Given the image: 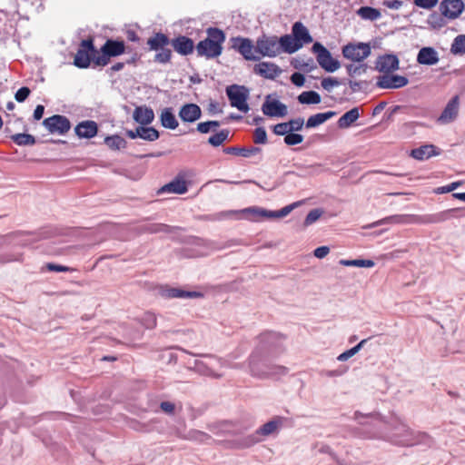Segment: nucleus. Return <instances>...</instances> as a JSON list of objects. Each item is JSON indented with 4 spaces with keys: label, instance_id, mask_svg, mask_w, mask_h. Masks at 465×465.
<instances>
[{
    "label": "nucleus",
    "instance_id": "bb28decb",
    "mask_svg": "<svg viewBox=\"0 0 465 465\" xmlns=\"http://www.w3.org/2000/svg\"><path fill=\"white\" fill-rule=\"evenodd\" d=\"M439 153L436 146L433 144H425L411 150V156L416 160L423 161L431 156L438 155Z\"/></svg>",
    "mask_w": 465,
    "mask_h": 465
},
{
    "label": "nucleus",
    "instance_id": "c9c22d12",
    "mask_svg": "<svg viewBox=\"0 0 465 465\" xmlns=\"http://www.w3.org/2000/svg\"><path fill=\"white\" fill-rule=\"evenodd\" d=\"M104 143L112 150H120L126 146V141L120 135L107 136Z\"/></svg>",
    "mask_w": 465,
    "mask_h": 465
},
{
    "label": "nucleus",
    "instance_id": "5fc2aeb1",
    "mask_svg": "<svg viewBox=\"0 0 465 465\" xmlns=\"http://www.w3.org/2000/svg\"><path fill=\"white\" fill-rule=\"evenodd\" d=\"M31 91L28 87L24 86L17 90L15 98L18 103H23L30 94Z\"/></svg>",
    "mask_w": 465,
    "mask_h": 465
},
{
    "label": "nucleus",
    "instance_id": "de8ad7c7",
    "mask_svg": "<svg viewBox=\"0 0 465 465\" xmlns=\"http://www.w3.org/2000/svg\"><path fill=\"white\" fill-rule=\"evenodd\" d=\"M45 267L49 272H71L76 271V269H74V268L59 265V264H55V263H52V262L46 263Z\"/></svg>",
    "mask_w": 465,
    "mask_h": 465
},
{
    "label": "nucleus",
    "instance_id": "9d476101",
    "mask_svg": "<svg viewBox=\"0 0 465 465\" xmlns=\"http://www.w3.org/2000/svg\"><path fill=\"white\" fill-rule=\"evenodd\" d=\"M371 52L370 44L365 43H350L342 47L343 56L353 62H362L371 54Z\"/></svg>",
    "mask_w": 465,
    "mask_h": 465
},
{
    "label": "nucleus",
    "instance_id": "37998d69",
    "mask_svg": "<svg viewBox=\"0 0 465 465\" xmlns=\"http://www.w3.org/2000/svg\"><path fill=\"white\" fill-rule=\"evenodd\" d=\"M366 341L367 340L361 341L356 346L340 354L337 359L341 361H347L349 358L352 357L360 351V349L366 342Z\"/></svg>",
    "mask_w": 465,
    "mask_h": 465
},
{
    "label": "nucleus",
    "instance_id": "774afa93",
    "mask_svg": "<svg viewBox=\"0 0 465 465\" xmlns=\"http://www.w3.org/2000/svg\"><path fill=\"white\" fill-rule=\"evenodd\" d=\"M126 36L129 41H132V42L139 41V36L137 35V34L134 31H131V30L127 31Z\"/></svg>",
    "mask_w": 465,
    "mask_h": 465
},
{
    "label": "nucleus",
    "instance_id": "bf43d9fd",
    "mask_svg": "<svg viewBox=\"0 0 465 465\" xmlns=\"http://www.w3.org/2000/svg\"><path fill=\"white\" fill-rule=\"evenodd\" d=\"M382 5L390 9L398 10L402 6L403 2L401 0H385Z\"/></svg>",
    "mask_w": 465,
    "mask_h": 465
},
{
    "label": "nucleus",
    "instance_id": "2f4dec72",
    "mask_svg": "<svg viewBox=\"0 0 465 465\" xmlns=\"http://www.w3.org/2000/svg\"><path fill=\"white\" fill-rule=\"evenodd\" d=\"M298 101L302 104H317L321 103V96L315 91H305L298 96Z\"/></svg>",
    "mask_w": 465,
    "mask_h": 465
},
{
    "label": "nucleus",
    "instance_id": "2eb2a0df",
    "mask_svg": "<svg viewBox=\"0 0 465 465\" xmlns=\"http://www.w3.org/2000/svg\"><path fill=\"white\" fill-rule=\"evenodd\" d=\"M460 98L458 95H455L449 101V103L445 106L441 114L438 118V122L440 124H450L453 122L458 116Z\"/></svg>",
    "mask_w": 465,
    "mask_h": 465
},
{
    "label": "nucleus",
    "instance_id": "f704fd0d",
    "mask_svg": "<svg viewBox=\"0 0 465 465\" xmlns=\"http://www.w3.org/2000/svg\"><path fill=\"white\" fill-rule=\"evenodd\" d=\"M168 295L172 298H201L203 296L200 292H187L178 288L170 289Z\"/></svg>",
    "mask_w": 465,
    "mask_h": 465
},
{
    "label": "nucleus",
    "instance_id": "8fccbe9b",
    "mask_svg": "<svg viewBox=\"0 0 465 465\" xmlns=\"http://www.w3.org/2000/svg\"><path fill=\"white\" fill-rule=\"evenodd\" d=\"M322 215V212L318 209L312 210L306 216L304 220V224L306 226L315 223Z\"/></svg>",
    "mask_w": 465,
    "mask_h": 465
},
{
    "label": "nucleus",
    "instance_id": "052dcab7",
    "mask_svg": "<svg viewBox=\"0 0 465 465\" xmlns=\"http://www.w3.org/2000/svg\"><path fill=\"white\" fill-rule=\"evenodd\" d=\"M330 252V248L328 246H320L316 248L313 252L315 257L319 259H322L328 255Z\"/></svg>",
    "mask_w": 465,
    "mask_h": 465
},
{
    "label": "nucleus",
    "instance_id": "ea45409f",
    "mask_svg": "<svg viewBox=\"0 0 465 465\" xmlns=\"http://www.w3.org/2000/svg\"><path fill=\"white\" fill-rule=\"evenodd\" d=\"M228 130H222L219 133H216L213 135L210 136L208 139V143L213 146H219L228 138Z\"/></svg>",
    "mask_w": 465,
    "mask_h": 465
},
{
    "label": "nucleus",
    "instance_id": "4c0bfd02",
    "mask_svg": "<svg viewBox=\"0 0 465 465\" xmlns=\"http://www.w3.org/2000/svg\"><path fill=\"white\" fill-rule=\"evenodd\" d=\"M340 264L343 266H355V267H364V268H371L375 265L374 262L371 260H363V259H355V260H341Z\"/></svg>",
    "mask_w": 465,
    "mask_h": 465
},
{
    "label": "nucleus",
    "instance_id": "69168bd1",
    "mask_svg": "<svg viewBox=\"0 0 465 465\" xmlns=\"http://www.w3.org/2000/svg\"><path fill=\"white\" fill-rule=\"evenodd\" d=\"M460 185V183L458 182H455V183H452L447 186H444V187H441V188H439L438 189V193H450V192H452L454 189H456L458 186Z\"/></svg>",
    "mask_w": 465,
    "mask_h": 465
},
{
    "label": "nucleus",
    "instance_id": "680f3d73",
    "mask_svg": "<svg viewBox=\"0 0 465 465\" xmlns=\"http://www.w3.org/2000/svg\"><path fill=\"white\" fill-rule=\"evenodd\" d=\"M160 408L163 412L168 413V414H173L174 411L175 406L173 403H172L170 401H163L160 404Z\"/></svg>",
    "mask_w": 465,
    "mask_h": 465
},
{
    "label": "nucleus",
    "instance_id": "6ab92c4d",
    "mask_svg": "<svg viewBox=\"0 0 465 465\" xmlns=\"http://www.w3.org/2000/svg\"><path fill=\"white\" fill-rule=\"evenodd\" d=\"M399 68V60L394 54L380 56L376 62V69L379 72L390 74Z\"/></svg>",
    "mask_w": 465,
    "mask_h": 465
},
{
    "label": "nucleus",
    "instance_id": "c756f323",
    "mask_svg": "<svg viewBox=\"0 0 465 465\" xmlns=\"http://www.w3.org/2000/svg\"><path fill=\"white\" fill-rule=\"evenodd\" d=\"M360 117V112L358 107H354L350 111L346 112L338 120V126L341 129L350 127L358 118Z\"/></svg>",
    "mask_w": 465,
    "mask_h": 465
},
{
    "label": "nucleus",
    "instance_id": "f257e3e1",
    "mask_svg": "<svg viewBox=\"0 0 465 465\" xmlns=\"http://www.w3.org/2000/svg\"><path fill=\"white\" fill-rule=\"evenodd\" d=\"M206 33L207 37L200 41L195 46L197 54L207 59L216 58L223 52L225 35L221 29L216 27H209Z\"/></svg>",
    "mask_w": 465,
    "mask_h": 465
},
{
    "label": "nucleus",
    "instance_id": "09e8293b",
    "mask_svg": "<svg viewBox=\"0 0 465 465\" xmlns=\"http://www.w3.org/2000/svg\"><path fill=\"white\" fill-rule=\"evenodd\" d=\"M287 124H288V128H289L290 132L300 131L303 127L304 120H303V118H301V117L296 118V119H292L289 122H287Z\"/></svg>",
    "mask_w": 465,
    "mask_h": 465
},
{
    "label": "nucleus",
    "instance_id": "cd10ccee",
    "mask_svg": "<svg viewBox=\"0 0 465 465\" xmlns=\"http://www.w3.org/2000/svg\"><path fill=\"white\" fill-rule=\"evenodd\" d=\"M161 124L167 129L174 130L178 127V121L173 113L172 108H164L160 114Z\"/></svg>",
    "mask_w": 465,
    "mask_h": 465
},
{
    "label": "nucleus",
    "instance_id": "864d4df0",
    "mask_svg": "<svg viewBox=\"0 0 465 465\" xmlns=\"http://www.w3.org/2000/svg\"><path fill=\"white\" fill-rule=\"evenodd\" d=\"M321 84L322 88L327 91H331L333 87L340 85V82L332 77L323 78Z\"/></svg>",
    "mask_w": 465,
    "mask_h": 465
},
{
    "label": "nucleus",
    "instance_id": "a211bd4d",
    "mask_svg": "<svg viewBox=\"0 0 465 465\" xmlns=\"http://www.w3.org/2000/svg\"><path fill=\"white\" fill-rule=\"evenodd\" d=\"M173 49L182 55H188L193 52L194 43L193 41L184 35H179L170 41Z\"/></svg>",
    "mask_w": 465,
    "mask_h": 465
},
{
    "label": "nucleus",
    "instance_id": "39448f33",
    "mask_svg": "<svg viewBox=\"0 0 465 465\" xmlns=\"http://www.w3.org/2000/svg\"><path fill=\"white\" fill-rule=\"evenodd\" d=\"M256 50L262 57H276L280 55L278 36L262 35L256 40Z\"/></svg>",
    "mask_w": 465,
    "mask_h": 465
},
{
    "label": "nucleus",
    "instance_id": "7c9ffc66",
    "mask_svg": "<svg viewBox=\"0 0 465 465\" xmlns=\"http://www.w3.org/2000/svg\"><path fill=\"white\" fill-rule=\"evenodd\" d=\"M336 115V113L333 111H329L325 113H319L316 114H313L310 116L306 122V127L307 128H313L316 127L323 123H325L327 120L331 119Z\"/></svg>",
    "mask_w": 465,
    "mask_h": 465
},
{
    "label": "nucleus",
    "instance_id": "b1692460",
    "mask_svg": "<svg viewBox=\"0 0 465 465\" xmlns=\"http://www.w3.org/2000/svg\"><path fill=\"white\" fill-rule=\"evenodd\" d=\"M417 62L425 65L436 64L439 62L438 53L432 47H422L418 53Z\"/></svg>",
    "mask_w": 465,
    "mask_h": 465
},
{
    "label": "nucleus",
    "instance_id": "0e129e2a",
    "mask_svg": "<svg viewBox=\"0 0 465 465\" xmlns=\"http://www.w3.org/2000/svg\"><path fill=\"white\" fill-rule=\"evenodd\" d=\"M277 335L274 332H266L261 335V340L264 343H270L276 339Z\"/></svg>",
    "mask_w": 465,
    "mask_h": 465
},
{
    "label": "nucleus",
    "instance_id": "f03ea898",
    "mask_svg": "<svg viewBox=\"0 0 465 465\" xmlns=\"http://www.w3.org/2000/svg\"><path fill=\"white\" fill-rule=\"evenodd\" d=\"M150 50L156 51L154 62L167 64L172 58V50L168 48L171 45L169 37L163 33H156L147 40Z\"/></svg>",
    "mask_w": 465,
    "mask_h": 465
},
{
    "label": "nucleus",
    "instance_id": "dca6fc26",
    "mask_svg": "<svg viewBox=\"0 0 465 465\" xmlns=\"http://www.w3.org/2000/svg\"><path fill=\"white\" fill-rule=\"evenodd\" d=\"M262 111L270 117H284L288 113L287 106L278 100H269V97L263 103Z\"/></svg>",
    "mask_w": 465,
    "mask_h": 465
},
{
    "label": "nucleus",
    "instance_id": "20e7f679",
    "mask_svg": "<svg viewBox=\"0 0 465 465\" xmlns=\"http://www.w3.org/2000/svg\"><path fill=\"white\" fill-rule=\"evenodd\" d=\"M125 52L124 41L107 39L101 47L99 55L95 57L94 65L105 66L110 63L111 57L123 54Z\"/></svg>",
    "mask_w": 465,
    "mask_h": 465
},
{
    "label": "nucleus",
    "instance_id": "f8f14e48",
    "mask_svg": "<svg viewBox=\"0 0 465 465\" xmlns=\"http://www.w3.org/2000/svg\"><path fill=\"white\" fill-rule=\"evenodd\" d=\"M409 80L405 76L385 74L377 79V85L383 89H397L407 85Z\"/></svg>",
    "mask_w": 465,
    "mask_h": 465
},
{
    "label": "nucleus",
    "instance_id": "72a5a7b5",
    "mask_svg": "<svg viewBox=\"0 0 465 465\" xmlns=\"http://www.w3.org/2000/svg\"><path fill=\"white\" fill-rule=\"evenodd\" d=\"M10 138L19 146L34 145L36 143L35 136L28 134H12Z\"/></svg>",
    "mask_w": 465,
    "mask_h": 465
},
{
    "label": "nucleus",
    "instance_id": "e433bc0d",
    "mask_svg": "<svg viewBox=\"0 0 465 465\" xmlns=\"http://www.w3.org/2000/svg\"><path fill=\"white\" fill-rule=\"evenodd\" d=\"M140 135L139 137L149 142L157 140L160 136L159 132L153 127H147L146 125L139 126Z\"/></svg>",
    "mask_w": 465,
    "mask_h": 465
},
{
    "label": "nucleus",
    "instance_id": "58836bf2",
    "mask_svg": "<svg viewBox=\"0 0 465 465\" xmlns=\"http://www.w3.org/2000/svg\"><path fill=\"white\" fill-rule=\"evenodd\" d=\"M450 52L453 54H465V35H458L454 40L450 47Z\"/></svg>",
    "mask_w": 465,
    "mask_h": 465
},
{
    "label": "nucleus",
    "instance_id": "4468645a",
    "mask_svg": "<svg viewBox=\"0 0 465 465\" xmlns=\"http://www.w3.org/2000/svg\"><path fill=\"white\" fill-rule=\"evenodd\" d=\"M441 14L450 19L457 18L464 9L462 0H443L440 6Z\"/></svg>",
    "mask_w": 465,
    "mask_h": 465
},
{
    "label": "nucleus",
    "instance_id": "a18cd8bd",
    "mask_svg": "<svg viewBox=\"0 0 465 465\" xmlns=\"http://www.w3.org/2000/svg\"><path fill=\"white\" fill-rule=\"evenodd\" d=\"M366 68V64H348L346 66L348 74L352 77L356 75H361V74L365 73Z\"/></svg>",
    "mask_w": 465,
    "mask_h": 465
},
{
    "label": "nucleus",
    "instance_id": "a19ab883",
    "mask_svg": "<svg viewBox=\"0 0 465 465\" xmlns=\"http://www.w3.org/2000/svg\"><path fill=\"white\" fill-rule=\"evenodd\" d=\"M252 140L255 144H266L268 142L266 130L263 127L255 128Z\"/></svg>",
    "mask_w": 465,
    "mask_h": 465
},
{
    "label": "nucleus",
    "instance_id": "ddd939ff",
    "mask_svg": "<svg viewBox=\"0 0 465 465\" xmlns=\"http://www.w3.org/2000/svg\"><path fill=\"white\" fill-rule=\"evenodd\" d=\"M253 73L266 79H274L282 74V69L272 62H260L253 66Z\"/></svg>",
    "mask_w": 465,
    "mask_h": 465
},
{
    "label": "nucleus",
    "instance_id": "c85d7f7f",
    "mask_svg": "<svg viewBox=\"0 0 465 465\" xmlns=\"http://www.w3.org/2000/svg\"><path fill=\"white\" fill-rule=\"evenodd\" d=\"M224 152L226 153L239 155L242 157H251L256 154L261 153L262 149L255 146H251L249 148L245 147H227Z\"/></svg>",
    "mask_w": 465,
    "mask_h": 465
},
{
    "label": "nucleus",
    "instance_id": "e2e57ef3",
    "mask_svg": "<svg viewBox=\"0 0 465 465\" xmlns=\"http://www.w3.org/2000/svg\"><path fill=\"white\" fill-rule=\"evenodd\" d=\"M196 129L201 134H207L211 131L212 127L210 126V124H208V122H203L197 124Z\"/></svg>",
    "mask_w": 465,
    "mask_h": 465
},
{
    "label": "nucleus",
    "instance_id": "9b49d317",
    "mask_svg": "<svg viewBox=\"0 0 465 465\" xmlns=\"http://www.w3.org/2000/svg\"><path fill=\"white\" fill-rule=\"evenodd\" d=\"M43 124L51 134H65L71 128L68 118L60 114L45 118Z\"/></svg>",
    "mask_w": 465,
    "mask_h": 465
},
{
    "label": "nucleus",
    "instance_id": "473e14b6",
    "mask_svg": "<svg viewBox=\"0 0 465 465\" xmlns=\"http://www.w3.org/2000/svg\"><path fill=\"white\" fill-rule=\"evenodd\" d=\"M357 14L365 20L375 21L381 17V12L371 6H362L358 9Z\"/></svg>",
    "mask_w": 465,
    "mask_h": 465
},
{
    "label": "nucleus",
    "instance_id": "4be33fe9",
    "mask_svg": "<svg viewBox=\"0 0 465 465\" xmlns=\"http://www.w3.org/2000/svg\"><path fill=\"white\" fill-rule=\"evenodd\" d=\"M188 190L186 181L181 175L176 176L173 181L163 185L160 193H172L177 194L185 193Z\"/></svg>",
    "mask_w": 465,
    "mask_h": 465
},
{
    "label": "nucleus",
    "instance_id": "5701e85b",
    "mask_svg": "<svg viewBox=\"0 0 465 465\" xmlns=\"http://www.w3.org/2000/svg\"><path fill=\"white\" fill-rule=\"evenodd\" d=\"M134 120L143 125L150 124L154 119V113L152 108L143 106L135 107L133 114Z\"/></svg>",
    "mask_w": 465,
    "mask_h": 465
},
{
    "label": "nucleus",
    "instance_id": "4d7b16f0",
    "mask_svg": "<svg viewBox=\"0 0 465 465\" xmlns=\"http://www.w3.org/2000/svg\"><path fill=\"white\" fill-rule=\"evenodd\" d=\"M427 437H428V435L426 433L419 432L415 436V438H411L410 440H405L404 441H402V443L404 445L412 446V445H415V444H418V443L421 442Z\"/></svg>",
    "mask_w": 465,
    "mask_h": 465
},
{
    "label": "nucleus",
    "instance_id": "6e6d98bb",
    "mask_svg": "<svg viewBox=\"0 0 465 465\" xmlns=\"http://www.w3.org/2000/svg\"><path fill=\"white\" fill-rule=\"evenodd\" d=\"M272 130L273 133L277 135H286L290 133L287 122L275 124Z\"/></svg>",
    "mask_w": 465,
    "mask_h": 465
},
{
    "label": "nucleus",
    "instance_id": "6e6552de",
    "mask_svg": "<svg viewBox=\"0 0 465 465\" xmlns=\"http://www.w3.org/2000/svg\"><path fill=\"white\" fill-rule=\"evenodd\" d=\"M232 48L236 50L247 61H260L259 54L256 50V44L253 45L250 38L232 37Z\"/></svg>",
    "mask_w": 465,
    "mask_h": 465
},
{
    "label": "nucleus",
    "instance_id": "49530a36",
    "mask_svg": "<svg viewBox=\"0 0 465 465\" xmlns=\"http://www.w3.org/2000/svg\"><path fill=\"white\" fill-rule=\"evenodd\" d=\"M303 141V136L299 134H292L290 132L288 134L284 137V143L287 145H295L299 144Z\"/></svg>",
    "mask_w": 465,
    "mask_h": 465
},
{
    "label": "nucleus",
    "instance_id": "c03bdc74",
    "mask_svg": "<svg viewBox=\"0 0 465 465\" xmlns=\"http://www.w3.org/2000/svg\"><path fill=\"white\" fill-rule=\"evenodd\" d=\"M300 204V203H293L290 205H287L283 208H282L279 211L272 212L271 211L270 218H282L287 216L295 207H297Z\"/></svg>",
    "mask_w": 465,
    "mask_h": 465
},
{
    "label": "nucleus",
    "instance_id": "13d9d810",
    "mask_svg": "<svg viewBox=\"0 0 465 465\" xmlns=\"http://www.w3.org/2000/svg\"><path fill=\"white\" fill-rule=\"evenodd\" d=\"M292 83L296 86H302L305 82V77L302 74L295 72L291 76Z\"/></svg>",
    "mask_w": 465,
    "mask_h": 465
},
{
    "label": "nucleus",
    "instance_id": "603ef678",
    "mask_svg": "<svg viewBox=\"0 0 465 465\" xmlns=\"http://www.w3.org/2000/svg\"><path fill=\"white\" fill-rule=\"evenodd\" d=\"M439 3V0H414V5L424 9H432Z\"/></svg>",
    "mask_w": 465,
    "mask_h": 465
},
{
    "label": "nucleus",
    "instance_id": "3c124183",
    "mask_svg": "<svg viewBox=\"0 0 465 465\" xmlns=\"http://www.w3.org/2000/svg\"><path fill=\"white\" fill-rule=\"evenodd\" d=\"M143 322L147 329H153L156 326V317L152 312L144 313Z\"/></svg>",
    "mask_w": 465,
    "mask_h": 465
},
{
    "label": "nucleus",
    "instance_id": "338daca9",
    "mask_svg": "<svg viewBox=\"0 0 465 465\" xmlns=\"http://www.w3.org/2000/svg\"><path fill=\"white\" fill-rule=\"evenodd\" d=\"M45 112V107L42 104H38L34 112V118L35 120H40L43 117Z\"/></svg>",
    "mask_w": 465,
    "mask_h": 465
},
{
    "label": "nucleus",
    "instance_id": "393cba45",
    "mask_svg": "<svg viewBox=\"0 0 465 465\" xmlns=\"http://www.w3.org/2000/svg\"><path fill=\"white\" fill-rule=\"evenodd\" d=\"M280 45V54L282 53L293 54L302 48V45L297 43L292 35H284L278 37Z\"/></svg>",
    "mask_w": 465,
    "mask_h": 465
},
{
    "label": "nucleus",
    "instance_id": "7ed1b4c3",
    "mask_svg": "<svg viewBox=\"0 0 465 465\" xmlns=\"http://www.w3.org/2000/svg\"><path fill=\"white\" fill-rule=\"evenodd\" d=\"M98 55L99 52L94 47V38L89 36L79 44L74 64L78 68H88L92 62L94 64L95 57Z\"/></svg>",
    "mask_w": 465,
    "mask_h": 465
},
{
    "label": "nucleus",
    "instance_id": "f3484780",
    "mask_svg": "<svg viewBox=\"0 0 465 465\" xmlns=\"http://www.w3.org/2000/svg\"><path fill=\"white\" fill-rule=\"evenodd\" d=\"M231 213H242L243 218L251 222H261L264 219H271V211L262 207L252 206L241 211L230 212Z\"/></svg>",
    "mask_w": 465,
    "mask_h": 465
},
{
    "label": "nucleus",
    "instance_id": "412c9836",
    "mask_svg": "<svg viewBox=\"0 0 465 465\" xmlns=\"http://www.w3.org/2000/svg\"><path fill=\"white\" fill-rule=\"evenodd\" d=\"M79 138H93L97 134L98 126L94 121L86 120L79 123L74 128Z\"/></svg>",
    "mask_w": 465,
    "mask_h": 465
},
{
    "label": "nucleus",
    "instance_id": "423d86ee",
    "mask_svg": "<svg viewBox=\"0 0 465 465\" xmlns=\"http://www.w3.org/2000/svg\"><path fill=\"white\" fill-rule=\"evenodd\" d=\"M226 94L232 107H235L243 113H247L249 111L250 108L247 104L249 92L247 88L233 84L226 88Z\"/></svg>",
    "mask_w": 465,
    "mask_h": 465
},
{
    "label": "nucleus",
    "instance_id": "0eeeda50",
    "mask_svg": "<svg viewBox=\"0 0 465 465\" xmlns=\"http://www.w3.org/2000/svg\"><path fill=\"white\" fill-rule=\"evenodd\" d=\"M312 50L316 54V60L318 64L326 72L332 73L340 68V62L334 59L331 56L330 51L326 47H324L321 43H314Z\"/></svg>",
    "mask_w": 465,
    "mask_h": 465
},
{
    "label": "nucleus",
    "instance_id": "a878e982",
    "mask_svg": "<svg viewBox=\"0 0 465 465\" xmlns=\"http://www.w3.org/2000/svg\"><path fill=\"white\" fill-rule=\"evenodd\" d=\"M292 36L295 38L297 43H300L302 45V46L304 44H310L312 42V37L311 36L308 29L302 23H301V22L294 23L292 25Z\"/></svg>",
    "mask_w": 465,
    "mask_h": 465
},
{
    "label": "nucleus",
    "instance_id": "aec40b11",
    "mask_svg": "<svg viewBox=\"0 0 465 465\" xmlns=\"http://www.w3.org/2000/svg\"><path fill=\"white\" fill-rule=\"evenodd\" d=\"M202 110L196 104H186L179 111V117L183 122L194 123L200 119Z\"/></svg>",
    "mask_w": 465,
    "mask_h": 465
},
{
    "label": "nucleus",
    "instance_id": "1a4fd4ad",
    "mask_svg": "<svg viewBox=\"0 0 465 465\" xmlns=\"http://www.w3.org/2000/svg\"><path fill=\"white\" fill-rule=\"evenodd\" d=\"M260 357L257 354H252L249 359V366L251 373L253 376L264 378L276 375H285L288 371L287 368L281 365H274L268 370L260 369Z\"/></svg>",
    "mask_w": 465,
    "mask_h": 465
},
{
    "label": "nucleus",
    "instance_id": "79ce46f5",
    "mask_svg": "<svg viewBox=\"0 0 465 465\" xmlns=\"http://www.w3.org/2000/svg\"><path fill=\"white\" fill-rule=\"evenodd\" d=\"M278 421L276 420H270L263 424L258 430L257 433L262 435V436H268L273 433L277 428H278Z\"/></svg>",
    "mask_w": 465,
    "mask_h": 465
}]
</instances>
